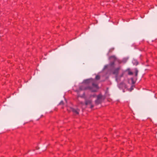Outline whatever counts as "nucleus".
I'll use <instances>...</instances> for the list:
<instances>
[{"label": "nucleus", "instance_id": "f257e3e1", "mask_svg": "<svg viewBox=\"0 0 157 157\" xmlns=\"http://www.w3.org/2000/svg\"><path fill=\"white\" fill-rule=\"evenodd\" d=\"M109 59L110 61L109 65L111 67V71L112 74L115 75L116 81L119 82L121 81V78L122 77L124 74V71L121 69L120 65L117 67H115V62H117L119 64L122 63V61L117 58L115 55L110 56Z\"/></svg>", "mask_w": 157, "mask_h": 157}, {"label": "nucleus", "instance_id": "f03ea898", "mask_svg": "<svg viewBox=\"0 0 157 157\" xmlns=\"http://www.w3.org/2000/svg\"><path fill=\"white\" fill-rule=\"evenodd\" d=\"M85 82L86 84H90L91 83L92 84L91 86H87L85 87L83 89L81 88V87H80V89L81 90H89L91 91V92H96L99 89L98 84H97L95 79L91 78L89 79H87L85 80Z\"/></svg>", "mask_w": 157, "mask_h": 157}, {"label": "nucleus", "instance_id": "7ed1b4c3", "mask_svg": "<svg viewBox=\"0 0 157 157\" xmlns=\"http://www.w3.org/2000/svg\"><path fill=\"white\" fill-rule=\"evenodd\" d=\"M103 97V96L101 94H99L97 96V98L95 101L96 105H98L101 103Z\"/></svg>", "mask_w": 157, "mask_h": 157}, {"label": "nucleus", "instance_id": "20e7f679", "mask_svg": "<svg viewBox=\"0 0 157 157\" xmlns=\"http://www.w3.org/2000/svg\"><path fill=\"white\" fill-rule=\"evenodd\" d=\"M92 101L91 100H87L85 101V104L86 105H90V108L92 109L94 107V105L92 104Z\"/></svg>", "mask_w": 157, "mask_h": 157}, {"label": "nucleus", "instance_id": "39448f33", "mask_svg": "<svg viewBox=\"0 0 157 157\" xmlns=\"http://www.w3.org/2000/svg\"><path fill=\"white\" fill-rule=\"evenodd\" d=\"M71 110L74 113L76 114H79V112L80 111V110L78 108L76 109L74 108H72Z\"/></svg>", "mask_w": 157, "mask_h": 157}, {"label": "nucleus", "instance_id": "423d86ee", "mask_svg": "<svg viewBox=\"0 0 157 157\" xmlns=\"http://www.w3.org/2000/svg\"><path fill=\"white\" fill-rule=\"evenodd\" d=\"M114 48H110L109 50V51L107 54V55L109 56V55L111 54L114 51Z\"/></svg>", "mask_w": 157, "mask_h": 157}, {"label": "nucleus", "instance_id": "0eeeda50", "mask_svg": "<svg viewBox=\"0 0 157 157\" xmlns=\"http://www.w3.org/2000/svg\"><path fill=\"white\" fill-rule=\"evenodd\" d=\"M132 62L133 64L135 66H137L139 64V62L136 59H133L132 60Z\"/></svg>", "mask_w": 157, "mask_h": 157}, {"label": "nucleus", "instance_id": "6e6552de", "mask_svg": "<svg viewBox=\"0 0 157 157\" xmlns=\"http://www.w3.org/2000/svg\"><path fill=\"white\" fill-rule=\"evenodd\" d=\"M138 72V70L136 68L135 70V76H136V77L137 76Z\"/></svg>", "mask_w": 157, "mask_h": 157}, {"label": "nucleus", "instance_id": "1a4fd4ad", "mask_svg": "<svg viewBox=\"0 0 157 157\" xmlns=\"http://www.w3.org/2000/svg\"><path fill=\"white\" fill-rule=\"evenodd\" d=\"M100 76L98 75H97L95 78V79L97 80H99L100 79Z\"/></svg>", "mask_w": 157, "mask_h": 157}, {"label": "nucleus", "instance_id": "9d476101", "mask_svg": "<svg viewBox=\"0 0 157 157\" xmlns=\"http://www.w3.org/2000/svg\"><path fill=\"white\" fill-rule=\"evenodd\" d=\"M134 87H135V86H134V85H132V86H131V87H130V90L131 91L133 89Z\"/></svg>", "mask_w": 157, "mask_h": 157}, {"label": "nucleus", "instance_id": "9b49d317", "mask_svg": "<svg viewBox=\"0 0 157 157\" xmlns=\"http://www.w3.org/2000/svg\"><path fill=\"white\" fill-rule=\"evenodd\" d=\"M128 74L129 75H132L133 74V72L130 71H128Z\"/></svg>", "mask_w": 157, "mask_h": 157}, {"label": "nucleus", "instance_id": "f8f14e48", "mask_svg": "<svg viewBox=\"0 0 157 157\" xmlns=\"http://www.w3.org/2000/svg\"><path fill=\"white\" fill-rule=\"evenodd\" d=\"M59 105H63L64 103H63V101H60V102L59 103Z\"/></svg>", "mask_w": 157, "mask_h": 157}, {"label": "nucleus", "instance_id": "ddd939ff", "mask_svg": "<svg viewBox=\"0 0 157 157\" xmlns=\"http://www.w3.org/2000/svg\"><path fill=\"white\" fill-rule=\"evenodd\" d=\"M132 83L133 84V85H134V84L135 82L133 81V78H132Z\"/></svg>", "mask_w": 157, "mask_h": 157}, {"label": "nucleus", "instance_id": "4468645a", "mask_svg": "<svg viewBox=\"0 0 157 157\" xmlns=\"http://www.w3.org/2000/svg\"><path fill=\"white\" fill-rule=\"evenodd\" d=\"M95 96H96L95 95H93V97H95Z\"/></svg>", "mask_w": 157, "mask_h": 157}]
</instances>
